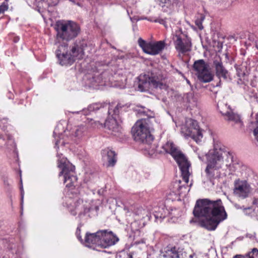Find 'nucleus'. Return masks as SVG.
<instances>
[{"mask_svg": "<svg viewBox=\"0 0 258 258\" xmlns=\"http://www.w3.org/2000/svg\"><path fill=\"white\" fill-rule=\"evenodd\" d=\"M193 213L196 217L205 219L200 221L202 227L208 230H215L218 225L227 218V214L221 200H198Z\"/></svg>", "mask_w": 258, "mask_h": 258, "instance_id": "obj_1", "label": "nucleus"}, {"mask_svg": "<svg viewBox=\"0 0 258 258\" xmlns=\"http://www.w3.org/2000/svg\"><path fill=\"white\" fill-rule=\"evenodd\" d=\"M64 130V126L62 123H58L54 128L53 131V137L55 139V148L57 151V157L58 167L61 171L58 176L59 178H62V180L67 187L71 188V193L73 194L74 191L73 186L77 182V178L75 175V167L66 158L62 156L61 153L58 152V149L59 146H64L66 144V140L63 138L61 139L63 133H66Z\"/></svg>", "mask_w": 258, "mask_h": 258, "instance_id": "obj_2", "label": "nucleus"}, {"mask_svg": "<svg viewBox=\"0 0 258 258\" xmlns=\"http://www.w3.org/2000/svg\"><path fill=\"white\" fill-rule=\"evenodd\" d=\"M97 201H86L84 196L77 194L74 198L70 197L66 202L67 206L70 212L73 215L78 214L80 218L92 217L97 215L99 206Z\"/></svg>", "mask_w": 258, "mask_h": 258, "instance_id": "obj_3", "label": "nucleus"}, {"mask_svg": "<svg viewBox=\"0 0 258 258\" xmlns=\"http://www.w3.org/2000/svg\"><path fill=\"white\" fill-rule=\"evenodd\" d=\"M132 132L134 140L142 144V150L146 151L150 156L156 153V144H152L154 138L151 134L148 120L146 118L138 120L132 127Z\"/></svg>", "mask_w": 258, "mask_h": 258, "instance_id": "obj_4", "label": "nucleus"}, {"mask_svg": "<svg viewBox=\"0 0 258 258\" xmlns=\"http://www.w3.org/2000/svg\"><path fill=\"white\" fill-rule=\"evenodd\" d=\"M207 166L205 169L207 177L211 180L219 174V170L226 162L232 160V153L219 149L210 150L206 154Z\"/></svg>", "mask_w": 258, "mask_h": 258, "instance_id": "obj_5", "label": "nucleus"}, {"mask_svg": "<svg viewBox=\"0 0 258 258\" xmlns=\"http://www.w3.org/2000/svg\"><path fill=\"white\" fill-rule=\"evenodd\" d=\"M156 148L157 147L155 148L156 153L153 156L159 153L170 154L176 161L180 168L183 180L185 184H187L189 181V177L190 175L189 171L190 163L185 156L170 141L167 142L162 146L163 151H158Z\"/></svg>", "mask_w": 258, "mask_h": 258, "instance_id": "obj_6", "label": "nucleus"}, {"mask_svg": "<svg viewBox=\"0 0 258 258\" xmlns=\"http://www.w3.org/2000/svg\"><path fill=\"white\" fill-rule=\"evenodd\" d=\"M56 55L61 66L71 65L76 59H80L84 55V49L80 43H74L69 48L66 43L58 46Z\"/></svg>", "mask_w": 258, "mask_h": 258, "instance_id": "obj_7", "label": "nucleus"}, {"mask_svg": "<svg viewBox=\"0 0 258 258\" xmlns=\"http://www.w3.org/2000/svg\"><path fill=\"white\" fill-rule=\"evenodd\" d=\"M118 238L111 231L99 230L96 233H86L84 244L93 249L97 247L107 248L114 245Z\"/></svg>", "mask_w": 258, "mask_h": 258, "instance_id": "obj_8", "label": "nucleus"}, {"mask_svg": "<svg viewBox=\"0 0 258 258\" xmlns=\"http://www.w3.org/2000/svg\"><path fill=\"white\" fill-rule=\"evenodd\" d=\"M55 29L57 32L55 44L59 43L60 41H70L79 34L80 27L72 21L61 20L56 22Z\"/></svg>", "mask_w": 258, "mask_h": 258, "instance_id": "obj_9", "label": "nucleus"}, {"mask_svg": "<svg viewBox=\"0 0 258 258\" xmlns=\"http://www.w3.org/2000/svg\"><path fill=\"white\" fill-rule=\"evenodd\" d=\"M164 79L162 76L149 77L147 75H141L138 77V90L141 92H145L154 88L165 89Z\"/></svg>", "mask_w": 258, "mask_h": 258, "instance_id": "obj_10", "label": "nucleus"}, {"mask_svg": "<svg viewBox=\"0 0 258 258\" xmlns=\"http://www.w3.org/2000/svg\"><path fill=\"white\" fill-rule=\"evenodd\" d=\"M181 133L186 139L191 138L197 143L201 142L203 137L197 121L190 118L187 119L181 126Z\"/></svg>", "mask_w": 258, "mask_h": 258, "instance_id": "obj_11", "label": "nucleus"}, {"mask_svg": "<svg viewBox=\"0 0 258 258\" xmlns=\"http://www.w3.org/2000/svg\"><path fill=\"white\" fill-rule=\"evenodd\" d=\"M121 107L120 104H118L114 109L109 107L108 112L111 117H109L104 123V127L111 131L110 133L114 136H117L121 131V127L117 122L116 116L118 114L119 110Z\"/></svg>", "mask_w": 258, "mask_h": 258, "instance_id": "obj_12", "label": "nucleus"}, {"mask_svg": "<svg viewBox=\"0 0 258 258\" xmlns=\"http://www.w3.org/2000/svg\"><path fill=\"white\" fill-rule=\"evenodd\" d=\"M209 65L204 59L195 61L193 68L198 79L204 83H207L213 80V75L208 69Z\"/></svg>", "mask_w": 258, "mask_h": 258, "instance_id": "obj_13", "label": "nucleus"}, {"mask_svg": "<svg viewBox=\"0 0 258 258\" xmlns=\"http://www.w3.org/2000/svg\"><path fill=\"white\" fill-rule=\"evenodd\" d=\"M176 50L180 53L184 54L191 49V42L190 38L180 32H177L173 36Z\"/></svg>", "mask_w": 258, "mask_h": 258, "instance_id": "obj_14", "label": "nucleus"}, {"mask_svg": "<svg viewBox=\"0 0 258 258\" xmlns=\"http://www.w3.org/2000/svg\"><path fill=\"white\" fill-rule=\"evenodd\" d=\"M252 190V188L247 180L239 178L234 180L233 193L235 196L244 199L248 197Z\"/></svg>", "mask_w": 258, "mask_h": 258, "instance_id": "obj_15", "label": "nucleus"}, {"mask_svg": "<svg viewBox=\"0 0 258 258\" xmlns=\"http://www.w3.org/2000/svg\"><path fill=\"white\" fill-rule=\"evenodd\" d=\"M138 44L144 52L153 55L159 53L165 47V43L163 41L147 42L141 38L138 39Z\"/></svg>", "mask_w": 258, "mask_h": 258, "instance_id": "obj_16", "label": "nucleus"}, {"mask_svg": "<svg viewBox=\"0 0 258 258\" xmlns=\"http://www.w3.org/2000/svg\"><path fill=\"white\" fill-rule=\"evenodd\" d=\"M89 80L90 86L95 89H99V86L110 85L108 82L110 81V78H108L107 72L93 71V74Z\"/></svg>", "mask_w": 258, "mask_h": 258, "instance_id": "obj_17", "label": "nucleus"}, {"mask_svg": "<svg viewBox=\"0 0 258 258\" xmlns=\"http://www.w3.org/2000/svg\"><path fill=\"white\" fill-rule=\"evenodd\" d=\"M225 171L229 175L240 176L243 175V171L246 169V166L243 165L241 162L234 160L232 154V160L226 162L225 163Z\"/></svg>", "mask_w": 258, "mask_h": 258, "instance_id": "obj_18", "label": "nucleus"}, {"mask_svg": "<svg viewBox=\"0 0 258 258\" xmlns=\"http://www.w3.org/2000/svg\"><path fill=\"white\" fill-rule=\"evenodd\" d=\"M218 108L225 118L235 123H240L241 120L238 114L234 113L229 106L222 102H218Z\"/></svg>", "mask_w": 258, "mask_h": 258, "instance_id": "obj_19", "label": "nucleus"}, {"mask_svg": "<svg viewBox=\"0 0 258 258\" xmlns=\"http://www.w3.org/2000/svg\"><path fill=\"white\" fill-rule=\"evenodd\" d=\"M135 224L136 221H140L141 227L145 225L146 223L150 220L151 213L148 210L142 207L138 208L134 211Z\"/></svg>", "mask_w": 258, "mask_h": 258, "instance_id": "obj_20", "label": "nucleus"}, {"mask_svg": "<svg viewBox=\"0 0 258 258\" xmlns=\"http://www.w3.org/2000/svg\"><path fill=\"white\" fill-rule=\"evenodd\" d=\"M216 75L220 79L226 80L228 77V72L223 65L221 59L219 56L215 58L213 62Z\"/></svg>", "mask_w": 258, "mask_h": 258, "instance_id": "obj_21", "label": "nucleus"}, {"mask_svg": "<svg viewBox=\"0 0 258 258\" xmlns=\"http://www.w3.org/2000/svg\"><path fill=\"white\" fill-rule=\"evenodd\" d=\"M188 186L181 184L180 180H176L173 183L172 192L175 195H178L180 197H184L189 192Z\"/></svg>", "mask_w": 258, "mask_h": 258, "instance_id": "obj_22", "label": "nucleus"}, {"mask_svg": "<svg viewBox=\"0 0 258 258\" xmlns=\"http://www.w3.org/2000/svg\"><path fill=\"white\" fill-rule=\"evenodd\" d=\"M103 159L107 162L108 166H113L116 162V154L114 151L105 149L102 151Z\"/></svg>", "mask_w": 258, "mask_h": 258, "instance_id": "obj_23", "label": "nucleus"}, {"mask_svg": "<svg viewBox=\"0 0 258 258\" xmlns=\"http://www.w3.org/2000/svg\"><path fill=\"white\" fill-rule=\"evenodd\" d=\"M87 127L86 125H80L76 126L72 131V139L75 141L80 140L87 134Z\"/></svg>", "mask_w": 258, "mask_h": 258, "instance_id": "obj_24", "label": "nucleus"}, {"mask_svg": "<svg viewBox=\"0 0 258 258\" xmlns=\"http://www.w3.org/2000/svg\"><path fill=\"white\" fill-rule=\"evenodd\" d=\"M243 212L245 215L258 218V198H254L252 202V205L250 207L244 208Z\"/></svg>", "mask_w": 258, "mask_h": 258, "instance_id": "obj_25", "label": "nucleus"}, {"mask_svg": "<svg viewBox=\"0 0 258 258\" xmlns=\"http://www.w3.org/2000/svg\"><path fill=\"white\" fill-rule=\"evenodd\" d=\"M183 101L186 107L190 109L198 105V99L192 92L186 93L183 97Z\"/></svg>", "mask_w": 258, "mask_h": 258, "instance_id": "obj_26", "label": "nucleus"}, {"mask_svg": "<svg viewBox=\"0 0 258 258\" xmlns=\"http://www.w3.org/2000/svg\"><path fill=\"white\" fill-rule=\"evenodd\" d=\"M168 214V212L164 207L156 208L154 211V216L157 222H161Z\"/></svg>", "mask_w": 258, "mask_h": 258, "instance_id": "obj_27", "label": "nucleus"}, {"mask_svg": "<svg viewBox=\"0 0 258 258\" xmlns=\"http://www.w3.org/2000/svg\"><path fill=\"white\" fill-rule=\"evenodd\" d=\"M101 105L98 103H94L89 105L87 109H84L81 112L85 115L90 114L91 112L95 111L100 108Z\"/></svg>", "mask_w": 258, "mask_h": 258, "instance_id": "obj_28", "label": "nucleus"}, {"mask_svg": "<svg viewBox=\"0 0 258 258\" xmlns=\"http://www.w3.org/2000/svg\"><path fill=\"white\" fill-rule=\"evenodd\" d=\"M88 123L93 128H100L104 126V124L100 122L99 121L94 120L92 119H87Z\"/></svg>", "mask_w": 258, "mask_h": 258, "instance_id": "obj_29", "label": "nucleus"}, {"mask_svg": "<svg viewBox=\"0 0 258 258\" xmlns=\"http://www.w3.org/2000/svg\"><path fill=\"white\" fill-rule=\"evenodd\" d=\"M138 113L147 116L148 118L153 117L154 115V114L152 111L148 109H145L144 108L140 109Z\"/></svg>", "mask_w": 258, "mask_h": 258, "instance_id": "obj_30", "label": "nucleus"}, {"mask_svg": "<svg viewBox=\"0 0 258 258\" xmlns=\"http://www.w3.org/2000/svg\"><path fill=\"white\" fill-rule=\"evenodd\" d=\"M159 4L162 7H167L171 9L172 5L174 4L173 2L171 0H158Z\"/></svg>", "mask_w": 258, "mask_h": 258, "instance_id": "obj_31", "label": "nucleus"}, {"mask_svg": "<svg viewBox=\"0 0 258 258\" xmlns=\"http://www.w3.org/2000/svg\"><path fill=\"white\" fill-rule=\"evenodd\" d=\"M245 258H258V250L257 248H253L244 256Z\"/></svg>", "mask_w": 258, "mask_h": 258, "instance_id": "obj_32", "label": "nucleus"}, {"mask_svg": "<svg viewBox=\"0 0 258 258\" xmlns=\"http://www.w3.org/2000/svg\"><path fill=\"white\" fill-rule=\"evenodd\" d=\"M126 81V79L125 77H123L121 80V82L119 83V81H117V83L114 85H111L112 86L119 88L120 89H123L125 87V82Z\"/></svg>", "mask_w": 258, "mask_h": 258, "instance_id": "obj_33", "label": "nucleus"}, {"mask_svg": "<svg viewBox=\"0 0 258 258\" xmlns=\"http://www.w3.org/2000/svg\"><path fill=\"white\" fill-rule=\"evenodd\" d=\"M9 8L8 0H5L0 5V15L3 14L8 10Z\"/></svg>", "mask_w": 258, "mask_h": 258, "instance_id": "obj_34", "label": "nucleus"}, {"mask_svg": "<svg viewBox=\"0 0 258 258\" xmlns=\"http://www.w3.org/2000/svg\"><path fill=\"white\" fill-rule=\"evenodd\" d=\"M236 72L237 76H238V77H239V79L240 81H242L243 78H244V77L245 75V72L243 70H242V68H238L236 69Z\"/></svg>", "mask_w": 258, "mask_h": 258, "instance_id": "obj_35", "label": "nucleus"}, {"mask_svg": "<svg viewBox=\"0 0 258 258\" xmlns=\"http://www.w3.org/2000/svg\"><path fill=\"white\" fill-rule=\"evenodd\" d=\"M205 18L204 17L202 16L200 19H197L195 21V24L197 27L200 30H202L203 29V26L202 25V23L203 20H204Z\"/></svg>", "mask_w": 258, "mask_h": 258, "instance_id": "obj_36", "label": "nucleus"}, {"mask_svg": "<svg viewBox=\"0 0 258 258\" xmlns=\"http://www.w3.org/2000/svg\"><path fill=\"white\" fill-rule=\"evenodd\" d=\"M46 3L45 0H34L33 5L38 8H40L41 7H43L44 6L43 5L45 4Z\"/></svg>", "mask_w": 258, "mask_h": 258, "instance_id": "obj_37", "label": "nucleus"}, {"mask_svg": "<svg viewBox=\"0 0 258 258\" xmlns=\"http://www.w3.org/2000/svg\"><path fill=\"white\" fill-rule=\"evenodd\" d=\"M80 227H81L80 225L78 226V227H77V230L76 232V235L78 239H79V240L82 243H83L84 245H85V244H84L85 240L83 241V239L82 238V237L80 235V233H81Z\"/></svg>", "mask_w": 258, "mask_h": 258, "instance_id": "obj_38", "label": "nucleus"}, {"mask_svg": "<svg viewBox=\"0 0 258 258\" xmlns=\"http://www.w3.org/2000/svg\"><path fill=\"white\" fill-rule=\"evenodd\" d=\"M153 21L154 22L159 23L161 24L164 25V26L165 27H167L166 21L165 20H164L163 19L158 18H156L155 20H153Z\"/></svg>", "mask_w": 258, "mask_h": 258, "instance_id": "obj_39", "label": "nucleus"}, {"mask_svg": "<svg viewBox=\"0 0 258 258\" xmlns=\"http://www.w3.org/2000/svg\"><path fill=\"white\" fill-rule=\"evenodd\" d=\"M7 122V119L6 118H3L0 120V127H2V130L5 131V128L7 127L8 126L5 124Z\"/></svg>", "mask_w": 258, "mask_h": 258, "instance_id": "obj_40", "label": "nucleus"}, {"mask_svg": "<svg viewBox=\"0 0 258 258\" xmlns=\"http://www.w3.org/2000/svg\"><path fill=\"white\" fill-rule=\"evenodd\" d=\"M20 190H21V208L23 209L24 191L23 187L22 186H21V187H20Z\"/></svg>", "mask_w": 258, "mask_h": 258, "instance_id": "obj_41", "label": "nucleus"}, {"mask_svg": "<svg viewBox=\"0 0 258 258\" xmlns=\"http://www.w3.org/2000/svg\"><path fill=\"white\" fill-rule=\"evenodd\" d=\"M253 135L255 139L258 141V129H254L253 131Z\"/></svg>", "mask_w": 258, "mask_h": 258, "instance_id": "obj_42", "label": "nucleus"}, {"mask_svg": "<svg viewBox=\"0 0 258 258\" xmlns=\"http://www.w3.org/2000/svg\"><path fill=\"white\" fill-rule=\"evenodd\" d=\"M128 256V258H135L134 253H129Z\"/></svg>", "mask_w": 258, "mask_h": 258, "instance_id": "obj_43", "label": "nucleus"}, {"mask_svg": "<svg viewBox=\"0 0 258 258\" xmlns=\"http://www.w3.org/2000/svg\"><path fill=\"white\" fill-rule=\"evenodd\" d=\"M56 4H57V2H53L51 4H50L48 2V5H49V6H54V5H56Z\"/></svg>", "mask_w": 258, "mask_h": 258, "instance_id": "obj_44", "label": "nucleus"}, {"mask_svg": "<svg viewBox=\"0 0 258 258\" xmlns=\"http://www.w3.org/2000/svg\"><path fill=\"white\" fill-rule=\"evenodd\" d=\"M255 47L258 50V40L255 41Z\"/></svg>", "mask_w": 258, "mask_h": 258, "instance_id": "obj_45", "label": "nucleus"}, {"mask_svg": "<svg viewBox=\"0 0 258 258\" xmlns=\"http://www.w3.org/2000/svg\"><path fill=\"white\" fill-rule=\"evenodd\" d=\"M233 258H245L244 256H241V255H236L234 256Z\"/></svg>", "mask_w": 258, "mask_h": 258, "instance_id": "obj_46", "label": "nucleus"}, {"mask_svg": "<svg viewBox=\"0 0 258 258\" xmlns=\"http://www.w3.org/2000/svg\"><path fill=\"white\" fill-rule=\"evenodd\" d=\"M198 157H199V158L201 160H202V161H203V157H201L200 155H198Z\"/></svg>", "mask_w": 258, "mask_h": 258, "instance_id": "obj_47", "label": "nucleus"}, {"mask_svg": "<svg viewBox=\"0 0 258 258\" xmlns=\"http://www.w3.org/2000/svg\"><path fill=\"white\" fill-rule=\"evenodd\" d=\"M6 135L8 136V139L9 140H11V139H11V137L10 135H7V134H6Z\"/></svg>", "mask_w": 258, "mask_h": 258, "instance_id": "obj_48", "label": "nucleus"}, {"mask_svg": "<svg viewBox=\"0 0 258 258\" xmlns=\"http://www.w3.org/2000/svg\"><path fill=\"white\" fill-rule=\"evenodd\" d=\"M70 2H72L74 4L76 5V2L74 0H70Z\"/></svg>", "mask_w": 258, "mask_h": 258, "instance_id": "obj_49", "label": "nucleus"}, {"mask_svg": "<svg viewBox=\"0 0 258 258\" xmlns=\"http://www.w3.org/2000/svg\"><path fill=\"white\" fill-rule=\"evenodd\" d=\"M76 5H77L78 6H80V7L81 6V4L79 3H76Z\"/></svg>", "mask_w": 258, "mask_h": 258, "instance_id": "obj_50", "label": "nucleus"}, {"mask_svg": "<svg viewBox=\"0 0 258 258\" xmlns=\"http://www.w3.org/2000/svg\"><path fill=\"white\" fill-rule=\"evenodd\" d=\"M222 109H223V110H224L225 111H226V110H227V109H226L224 107H222Z\"/></svg>", "mask_w": 258, "mask_h": 258, "instance_id": "obj_51", "label": "nucleus"}, {"mask_svg": "<svg viewBox=\"0 0 258 258\" xmlns=\"http://www.w3.org/2000/svg\"><path fill=\"white\" fill-rule=\"evenodd\" d=\"M3 138V136L0 135V139H2Z\"/></svg>", "mask_w": 258, "mask_h": 258, "instance_id": "obj_52", "label": "nucleus"}, {"mask_svg": "<svg viewBox=\"0 0 258 258\" xmlns=\"http://www.w3.org/2000/svg\"><path fill=\"white\" fill-rule=\"evenodd\" d=\"M187 83H189V81L188 80H187Z\"/></svg>", "mask_w": 258, "mask_h": 258, "instance_id": "obj_53", "label": "nucleus"}]
</instances>
